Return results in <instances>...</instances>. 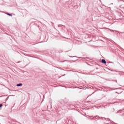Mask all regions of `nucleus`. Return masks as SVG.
Masks as SVG:
<instances>
[{"label": "nucleus", "mask_w": 124, "mask_h": 124, "mask_svg": "<svg viewBox=\"0 0 124 124\" xmlns=\"http://www.w3.org/2000/svg\"><path fill=\"white\" fill-rule=\"evenodd\" d=\"M0 107H2V104H0Z\"/></svg>", "instance_id": "nucleus-3"}, {"label": "nucleus", "mask_w": 124, "mask_h": 124, "mask_svg": "<svg viewBox=\"0 0 124 124\" xmlns=\"http://www.w3.org/2000/svg\"><path fill=\"white\" fill-rule=\"evenodd\" d=\"M17 87H21V86H23V84L20 83L16 85Z\"/></svg>", "instance_id": "nucleus-2"}, {"label": "nucleus", "mask_w": 124, "mask_h": 124, "mask_svg": "<svg viewBox=\"0 0 124 124\" xmlns=\"http://www.w3.org/2000/svg\"><path fill=\"white\" fill-rule=\"evenodd\" d=\"M102 63H105V64H106V61H105V60H104V59H103V60H102Z\"/></svg>", "instance_id": "nucleus-1"}, {"label": "nucleus", "mask_w": 124, "mask_h": 124, "mask_svg": "<svg viewBox=\"0 0 124 124\" xmlns=\"http://www.w3.org/2000/svg\"><path fill=\"white\" fill-rule=\"evenodd\" d=\"M8 15H9V16H11V15L8 14Z\"/></svg>", "instance_id": "nucleus-4"}]
</instances>
